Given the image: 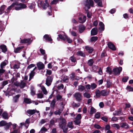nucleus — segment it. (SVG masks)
I'll use <instances>...</instances> for the list:
<instances>
[{
  "label": "nucleus",
  "mask_w": 133,
  "mask_h": 133,
  "mask_svg": "<svg viewBox=\"0 0 133 133\" xmlns=\"http://www.w3.org/2000/svg\"><path fill=\"white\" fill-rule=\"evenodd\" d=\"M60 122L59 123V126L62 128L64 132H66L68 130V128L66 127V121L65 119L63 118L60 119Z\"/></svg>",
  "instance_id": "nucleus-1"
},
{
  "label": "nucleus",
  "mask_w": 133,
  "mask_h": 133,
  "mask_svg": "<svg viewBox=\"0 0 133 133\" xmlns=\"http://www.w3.org/2000/svg\"><path fill=\"white\" fill-rule=\"evenodd\" d=\"M43 2L42 0H38L37 2L38 5L39 6H42L44 9H45L48 5V0H45L46 4H43Z\"/></svg>",
  "instance_id": "nucleus-2"
},
{
  "label": "nucleus",
  "mask_w": 133,
  "mask_h": 133,
  "mask_svg": "<svg viewBox=\"0 0 133 133\" xmlns=\"http://www.w3.org/2000/svg\"><path fill=\"white\" fill-rule=\"evenodd\" d=\"M53 77L52 76H48L46 79L45 84L48 86H50L52 82Z\"/></svg>",
  "instance_id": "nucleus-3"
},
{
  "label": "nucleus",
  "mask_w": 133,
  "mask_h": 133,
  "mask_svg": "<svg viewBox=\"0 0 133 133\" xmlns=\"http://www.w3.org/2000/svg\"><path fill=\"white\" fill-rule=\"evenodd\" d=\"M122 70V68L121 67L118 68H114L113 70V72L116 75H119Z\"/></svg>",
  "instance_id": "nucleus-4"
},
{
  "label": "nucleus",
  "mask_w": 133,
  "mask_h": 133,
  "mask_svg": "<svg viewBox=\"0 0 133 133\" xmlns=\"http://www.w3.org/2000/svg\"><path fill=\"white\" fill-rule=\"evenodd\" d=\"M74 96L78 101H80L82 99V96L81 94L79 92L76 93L74 95Z\"/></svg>",
  "instance_id": "nucleus-5"
},
{
  "label": "nucleus",
  "mask_w": 133,
  "mask_h": 133,
  "mask_svg": "<svg viewBox=\"0 0 133 133\" xmlns=\"http://www.w3.org/2000/svg\"><path fill=\"white\" fill-rule=\"evenodd\" d=\"M26 112L29 115H32L34 114L36 112L37 113H39V111H37L36 109H30L27 110Z\"/></svg>",
  "instance_id": "nucleus-6"
},
{
  "label": "nucleus",
  "mask_w": 133,
  "mask_h": 133,
  "mask_svg": "<svg viewBox=\"0 0 133 133\" xmlns=\"http://www.w3.org/2000/svg\"><path fill=\"white\" fill-rule=\"evenodd\" d=\"M86 16H85L83 15L79 18L78 22L80 23H84L86 21Z\"/></svg>",
  "instance_id": "nucleus-7"
},
{
  "label": "nucleus",
  "mask_w": 133,
  "mask_h": 133,
  "mask_svg": "<svg viewBox=\"0 0 133 133\" xmlns=\"http://www.w3.org/2000/svg\"><path fill=\"white\" fill-rule=\"evenodd\" d=\"M36 65L39 70L42 69L44 68V65L41 62L38 63Z\"/></svg>",
  "instance_id": "nucleus-8"
},
{
  "label": "nucleus",
  "mask_w": 133,
  "mask_h": 133,
  "mask_svg": "<svg viewBox=\"0 0 133 133\" xmlns=\"http://www.w3.org/2000/svg\"><path fill=\"white\" fill-rule=\"evenodd\" d=\"M36 67H35L30 74L29 78V81L31 80V79L34 76L35 74V72H34V71L36 69Z\"/></svg>",
  "instance_id": "nucleus-9"
},
{
  "label": "nucleus",
  "mask_w": 133,
  "mask_h": 133,
  "mask_svg": "<svg viewBox=\"0 0 133 133\" xmlns=\"http://www.w3.org/2000/svg\"><path fill=\"white\" fill-rule=\"evenodd\" d=\"M108 47L112 50H115L116 49L114 45L111 42H109L108 44Z\"/></svg>",
  "instance_id": "nucleus-10"
},
{
  "label": "nucleus",
  "mask_w": 133,
  "mask_h": 133,
  "mask_svg": "<svg viewBox=\"0 0 133 133\" xmlns=\"http://www.w3.org/2000/svg\"><path fill=\"white\" fill-rule=\"evenodd\" d=\"M98 33V30L97 28H94L91 31V35H97Z\"/></svg>",
  "instance_id": "nucleus-11"
},
{
  "label": "nucleus",
  "mask_w": 133,
  "mask_h": 133,
  "mask_svg": "<svg viewBox=\"0 0 133 133\" xmlns=\"http://www.w3.org/2000/svg\"><path fill=\"white\" fill-rule=\"evenodd\" d=\"M85 49L86 50L90 53H91L93 50V49L92 47L88 46H85Z\"/></svg>",
  "instance_id": "nucleus-12"
},
{
  "label": "nucleus",
  "mask_w": 133,
  "mask_h": 133,
  "mask_svg": "<svg viewBox=\"0 0 133 133\" xmlns=\"http://www.w3.org/2000/svg\"><path fill=\"white\" fill-rule=\"evenodd\" d=\"M99 25L100 26V27L99 28V30L101 31H103L104 30V25L103 23L102 22H100L99 23Z\"/></svg>",
  "instance_id": "nucleus-13"
},
{
  "label": "nucleus",
  "mask_w": 133,
  "mask_h": 133,
  "mask_svg": "<svg viewBox=\"0 0 133 133\" xmlns=\"http://www.w3.org/2000/svg\"><path fill=\"white\" fill-rule=\"evenodd\" d=\"M44 38L46 40H48L49 41H52V39L51 37L48 35H45L44 36Z\"/></svg>",
  "instance_id": "nucleus-14"
},
{
  "label": "nucleus",
  "mask_w": 133,
  "mask_h": 133,
  "mask_svg": "<svg viewBox=\"0 0 133 133\" xmlns=\"http://www.w3.org/2000/svg\"><path fill=\"white\" fill-rule=\"evenodd\" d=\"M121 127L122 128H129V125L125 123H122L120 124Z\"/></svg>",
  "instance_id": "nucleus-15"
},
{
  "label": "nucleus",
  "mask_w": 133,
  "mask_h": 133,
  "mask_svg": "<svg viewBox=\"0 0 133 133\" xmlns=\"http://www.w3.org/2000/svg\"><path fill=\"white\" fill-rule=\"evenodd\" d=\"M1 49L2 50V51L5 53L7 51V49L6 46L4 45H1L0 46Z\"/></svg>",
  "instance_id": "nucleus-16"
},
{
  "label": "nucleus",
  "mask_w": 133,
  "mask_h": 133,
  "mask_svg": "<svg viewBox=\"0 0 133 133\" xmlns=\"http://www.w3.org/2000/svg\"><path fill=\"white\" fill-rule=\"evenodd\" d=\"M101 95L103 96H105L108 94L109 92L106 90H103L101 91Z\"/></svg>",
  "instance_id": "nucleus-17"
},
{
  "label": "nucleus",
  "mask_w": 133,
  "mask_h": 133,
  "mask_svg": "<svg viewBox=\"0 0 133 133\" xmlns=\"http://www.w3.org/2000/svg\"><path fill=\"white\" fill-rule=\"evenodd\" d=\"M20 96V95L18 94L16 95L13 97V101L15 102H17L18 101V99Z\"/></svg>",
  "instance_id": "nucleus-18"
},
{
  "label": "nucleus",
  "mask_w": 133,
  "mask_h": 133,
  "mask_svg": "<svg viewBox=\"0 0 133 133\" xmlns=\"http://www.w3.org/2000/svg\"><path fill=\"white\" fill-rule=\"evenodd\" d=\"M85 89V88L84 86L80 85L78 86V90L79 91L82 92Z\"/></svg>",
  "instance_id": "nucleus-19"
},
{
  "label": "nucleus",
  "mask_w": 133,
  "mask_h": 133,
  "mask_svg": "<svg viewBox=\"0 0 133 133\" xmlns=\"http://www.w3.org/2000/svg\"><path fill=\"white\" fill-rule=\"evenodd\" d=\"M3 117L5 119H8L9 118L8 114L6 112H4L2 114Z\"/></svg>",
  "instance_id": "nucleus-20"
},
{
  "label": "nucleus",
  "mask_w": 133,
  "mask_h": 133,
  "mask_svg": "<svg viewBox=\"0 0 133 133\" xmlns=\"http://www.w3.org/2000/svg\"><path fill=\"white\" fill-rule=\"evenodd\" d=\"M41 89L44 94L46 95L47 94V91L44 87L43 86H41Z\"/></svg>",
  "instance_id": "nucleus-21"
},
{
  "label": "nucleus",
  "mask_w": 133,
  "mask_h": 133,
  "mask_svg": "<svg viewBox=\"0 0 133 133\" xmlns=\"http://www.w3.org/2000/svg\"><path fill=\"white\" fill-rule=\"evenodd\" d=\"M95 95L97 98H99L100 97L101 95V91H100L98 90H96L95 92Z\"/></svg>",
  "instance_id": "nucleus-22"
},
{
  "label": "nucleus",
  "mask_w": 133,
  "mask_h": 133,
  "mask_svg": "<svg viewBox=\"0 0 133 133\" xmlns=\"http://www.w3.org/2000/svg\"><path fill=\"white\" fill-rule=\"evenodd\" d=\"M11 125H12V124L11 122H9L8 123H6V124L5 125V129L6 130L9 129Z\"/></svg>",
  "instance_id": "nucleus-23"
},
{
  "label": "nucleus",
  "mask_w": 133,
  "mask_h": 133,
  "mask_svg": "<svg viewBox=\"0 0 133 133\" xmlns=\"http://www.w3.org/2000/svg\"><path fill=\"white\" fill-rule=\"evenodd\" d=\"M8 63V62L7 61H4L1 63L0 65L1 68H3L4 66H5Z\"/></svg>",
  "instance_id": "nucleus-24"
},
{
  "label": "nucleus",
  "mask_w": 133,
  "mask_h": 133,
  "mask_svg": "<svg viewBox=\"0 0 133 133\" xmlns=\"http://www.w3.org/2000/svg\"><path fill=\"white\" fill-rule=\"evenodd\" d=\"M85 27L84 26L82 25H79V30L80 32L82 33L85 29Z\"/></svg>",
  "instance_id": "nucleus-25"
},
{
  "label": "nucleus",
  "mask_w": 133,
  "mask_h": 133,
  "mask_svg": "<svg viewBox=\"0 0 133 133\" xmlns=\"http://www.w3.org/2000/svg\"><path fill=\"white\" fill-rule=\"evenodd\" d=\"M26 85V83L23 81H22L20 83V86L21 88H23Z\"/></svg>",
  "instance_id": "nucleus-26"
},
{
  "label": "nucleus",
  "mask_w": 133,
  "mask_h": 133,
  "mask_svg": "<svg viewBox=\"0 0 133 133\" xmlns=\"http://www.w3.org/2000/svg\"><path fill=\"white\" fill-rule=\"evenodd\" d=\"M98 39V37L96 36L91 37L90 39V41L91 42H95Z\"/></svg>",
  "instance_id": "nucleus-27"
},
{
  "label": "nucleus",
  "mask_w": 133,
  "mask_h": 133,
  "mask_svg": "<svg viewBox=\"0 0 133 133\" xmlns=\"http://www.w3.org/2000/svg\"><path fill=\"white\" fill-rule=\"evenodd\" d=\"M24 102L27 104H30L31 103L30 99L28 98H24Z\"/></svg>",
  "instance_id": "nucleus-28"
},
{
  "label": "nucleus",
  "mask_w": 133,
  "mask_h": 133,
  "mask_svg": "<svg viewBox=\"0 0 133 133\" xmlns=\"http://www.w3.org/2000/svg\"><path fill=\"white\" fill-rule=\"evenodd\" d=\"M63 111L62 109H59L56 110L54 112V114L56 115H60L62 113Z\"/></svg>",
  "instance_id": "nucleus-29"
},
{
  "label": "nucleus",
  "mask_w": 133,
  "mask_h": 133,
  "mask_svg": "<svg viewBox=\"0 0 133 133\" xmlns=\"http://www.w3.org/2000/svg\"><path fill=\"white\" fill-rule=\"evenodd\" d=\"M96 109L93 107H91L90 109V114L92 115L96 112Z\"/></svg>",
  "instance_id": "nucleus-30"
},
{
  "label": "nucleus",
  "mask_w": 133,
  "mask_h": 133,
  "mask_svg": "<svg viewBox=\"0 0 133 133\" xmlns=\"http://www.w3.org/2000/svg\"><path fill=\"white\" fill-rule=\"evenodd\" d=\"M23 48L24 47L23 46L18 47L15 49L14 50V52L15 53H18L19 52V51L20 50L22 49H23Z\"/></svg>",
  "instance_id": "nucleus-31"
},
{
  "label": "nucleus",
  "mask_w": 133,
  "mask_h": 133,
  "mask_svg": "<svg viewBox=\"0 0 133 133\" xmlns=\"http://www.w3.org/2000/svg\"><path fill=\"white\" fill-rule=\"evenodd\" d=\"M83 95L84 97L87 98H89L91 97V95L89 93L87 92H85L84 93Z\"/></svg>",
  "instance_id": "nucleus-32"
},
{
  "label": "nucleus",
  "mask_w": 133,
  "mask_h": 133,
  "mask_svg": "<svg viewBox=\"0 0 133 133\" xmlns=\"http://www.w3.org/2000/svg\"><path fill=\"white\" fill-rule=\"evenodd\" d=\"M94 62V61L93 59H91L88 60V64L89 65L91 66L92 65Z\"/></svg>",
  "instance_id": "nucleus-33"
},
{
  "label": "nucleus",
  "mask_w": 133,
  "mask_h": 133,
  "mask_svg": "<svg viewBox=\"0 0 133 133\" xmlns=\"http://www.w3.org/2000/svg\"><path fill=\"white\" fill-rule=\"evenodd\" d=\"M6 122L4 120H2L0 122V126H4L6 124Z\"/></svg>",
  "instance_id": "nucleus-34"
},
{
  "label": "nucleus",
  "mask_w": 133,
  "mask_h": 133,
  "mask_svg": "<svg viewBox=\"0 0 133 133\" xmlns=\"http://www.w3.org/2000/svg\"><path fill=\"white\" fill-rule=\"evenodd\" d=\"M112 127L116 128L118 129H119L120 126L119 124H115L112 125Z\"/></svg>",
  "instance_id": "nucleus-35"
},
{
  "label": "nucleus",
  "mask_w": 133,
  "mask_h": 133,
  "mask_svg": "<svg viewBox=\"0 0 133 133\" xmlns=\"http://www.w3.org/2000/svg\"><path fill=\"white\" fill-rule=\"evenodd\" d=\"M31 95L33 96L35 94V90L34 88L31 87Z\"/></svg>",
  "instance_id": "nucleus-36"
},
{
  "label": "nucleus",
  "mask_w": 133,
  "mask_h": 133,
  "mask_svg": "<svg viewBox=\"0 0 133 133\" xmlns=\"http://www.w3.org/2000/svg\"><path fill=\"white\" fill-rule=\"evenodd\" d=\"M56 101L55 99H53L51 102L50 104V106L51 107L53 108L55 105Z\"/></svg>",
  "instance_id": "nucleus-37"
},
{
  "label": "nucleus",
  "mask_w": 133,
  "mask_h": 133,
  "mask_svg": "<svg viewBox=\"0 0 133 133\" xmlns=\"http://www.w3.org/2000/svg\"><path fill=\"white\" fill-rule=\"evenodd\" d=\"M85 6L87 7L88 9H89L90 8V6L88 2V0H85Z\"/></svg>",
  "instance_id": "nucleus-38"
},
{
  "label": "nucleus",
  "mask_w": 133,
  "mask_h": 133,
  "mask_svg": "<svg viewBox=\"0 0 133 133\" xmlns=\"http://www.w3.org/2000/svg\"><path fill=\"white\" fill-rule=\"evenodd\" d=\"M65 39H66L68 42L69 43H71L72 42V40L69 37L67 36L66 35H65Z\"/></svg>",
  "instance_id": "nucleus-39"
},
{
  "label": "nucleus",
  "mask_w": 133,
  "mask_h": 133,
  "mask_svg": "<svg viewBox=\"0 0 133 133\" xmlns=\"http://www.w3.org/2000/svg\"><path fill=\"white\" fill-rule=\"evenodd\" d=\"M56 99L57 100L62 101L63 100L62 96L60 95H58L56 96Z\"/></svg>",
  "instance_id": "nucleus-40"
},
{
  "label": "nucleus",
  "mask_w": 133,
  "mask_h": 133,
  "mask_svg": "<svg viewBox=\"0 0 133 133\" xmlns=\"http://www.w3.org/2000/svg\"><path fill=\"white\" fill-rule=\"evenodd\" d=\"M106 72L110 75L112 73V70L109 67H108L107 68Z\"/></svg>",
  "instance_id": "nucleus-41"
},
{
  "label": "nucleus",
  "mask_w": 133,
  "mask_h": 133,
  "mask_svg": "<svg viewBox=\"0 0 133 133\" xmlns=\"http://www.w3.org/2000/svg\"><path fill=\"white\" fill-rule=\"evenodd\" d=\"M4 29L2 22L0 21V31H2Z\"/></svg>",
  "instance_id": "nucleus-42"
},
{
  "label": "nucleus",
  "mask_w": 133,
  "mask_h": 133,
  "mask_svg": "<svg viewBox=\"0 0 133 133\" xmlns=\"http://www.w3.org/2000/svg\"><path fill=\"white\" fill-rule=\"evenodd\" d=\"M77 54L81 56L84 57L85 55L82 52L80 51H78L77 52Z\"/></svg>",
  "instance_id": "nucleus-43"
},
{
  "label": "nucleus",
  "mask_w": 133,
  "mask_h": 133,
  "mask_svg": "<svg viewBox=\"0 0 133 133\" xmlns=\"http://www.w3.org/2000/svg\"><path fill=\"white\" fill-rule=\"evenodd\" d=\"M15 3H13L10 6H9L7 8V10L9 11L12 8L14 7L15 5ZM9 12V11H7V12L8 13Z\"/></svg>",
  "instance_id": "nucleus-44"
},
{
  "label": "nucleus",
  "mask_w": 133,
  "mask_h": 133,
  "mask_svg": "<svg viewBox=\"0 0 133 133\" xmlns=\"http://www.w3.org/2000/svg\"><path fill=\"white\" fill-rule=\"evenodd\" d=\"M49 120L47 119H42L41 121H40V123L41 124H43L44 123L48 122Z\"/></svg>",
  "instance_id": "nucleus-45"
},
{
  "label": "nucleus",
  "mask_w": 133,
  "mask_h": 133,
  "mask_svg": "<svg viewBox=\"0 0 133 133\" xmlns=\"http://www.w3.org/2000/svg\"><path fill=\"white\" fill-rule=\"evenodd\" d=\"M97 87V85L95 84L94 83L91 84V87L92 90H94Z\"/></svg>",
  "instance_id": "nucleus-46"
},
{
  "label": "nucleus",
  "mask_w": 133,
  "mask_h": 133,
  "mask_svg": "<svg viewBox=\"0 0 133 133\" xmlns=\"http://www.w3.org/2000/svg\"><path fill=\"white\" fill-rule=\"evenodd\" d=\"M5 72V70L3 69V68H1L0 69V76Z\"/></svg>",
  "instance_id": "nucleus-47"
},
{
  "label": "nucleus",
  "mask_w": 133,
  "mask_h": 133,
  "mask_svg": "<svg viewBox=\"0 0 133 133\" xmlns=\"http://www.w3.org/2000/svg\"><path fill=\"white\" fill-rule=\"evenodd\" d=\"M19 4L21 9H22L25 8L26 7V5L25 4L20 3Z\"/></svg>",
  "instance_id": "nucleus-48"
},
{
  "label": "nucleus",
  "mask_w": 133,
  "mask_h": 133,
  "mask_svg": "<svg viewBox=\"0 0 133 133\" xmlns=\"http://www.w3.org/2000/svg\"><path fill=\"white\" fill-rule=\"evenodd\" d=\"M100 117V114L98 112H97L95 114V117L97 119H98Z\"/></svg>",
  "instance_id": "nucleus-49"
},
{
  "label": "nucleus",
  "mask_w": 133,
  "mask_h": 133,
  "mask_svg": "<svg viewBox=\"0 0 133 133\" xmlns=\"http://www.w3.org/2000/svg\"><path fill=\"white\" fill-rule=\"evenodd\" d=\"M70 59L71 61L73 62H75L76 61L75 57L74 56L71 57H70Z\"/></svg>",
  "instance_id": "nucleus-50"
},
{
  "label": "nucleus",
  "mask_w": 133,
  "mask_h": 133,
  "mask_svg": "<svg viewBox=\"0 0 133 133\" xmlns=\"http://www.w3.org/2000/svg\"><path fill=\"white\" fill-rule=\"evenodd\" d=\"M68 77L66 76H64L62 79V80L64 82H67L68 81Z\"/></svg>",
  "instance_id": "nucleus-51"
},
{
  "label": "nucleus",
  "mask_w": 133,
  "mask_h": 133,
  "mask_svg": "<svg viewBox=\"0 0 133 133\" xmlns=\"http://www.w3.org/2000/svg\"><path fill=\"white\" fill-rule=\"evenodd\" d=\"M37 95L38 98H42L43 97V95L42 93L38 94Z\"/></svg>",
  "instance_id": "nucleus-52"
},
{
  "label": "nucleus",
  "mask_w": 133,
  "mask_h": 133,
  "mask_svg": "<svg viewBox=\"0 0 133 133\" xmlns=\"http://www.w3.org/2000/svg\"><path fill=\"white\" fill-rule=\"evenodd\" d=\"M72 122H69L68 123V126L69 128L71 129L73 128V127L72 126Z\"/></svg>",
  "instance_id": "nucleus-53"
},
{
  "label": "nucleus",
  "mask_w": 133,
  "mask_h": 133,
  "mask_svg": "<svg viewBox=\"0 0 133 133\" xmlns=\"http://www.w3.org/2000/svg\"><path fill=\"white\" fill-rule=\"evenodd\" d=\"M25 43L30 44L32 42V40L30 39H25Z\"/></svg>",
  "instance_id": "nucleus-54"
},
{
  "label": "nucleus",
  "mask_w": 133,
  "mask_h": 133,
  "mask_svg": "<svg viewBox=\"0 0 133 133\" xmlns=\"http://www.w3.org/2000/svg\"><path fill=\"white\" fill-rule=\"evenodd\" d=\"M127 90H128L129 91H133V88L130 87H127Z\"/></svg>",
  "instance_id": "nucleus-55"
},
{
  "label": "nucleus",
  "mask_w": 133,
  "mask_h": 133,
  "mask_svg": "<svg viewBox=\"0 0 133 133\" xmlns=\"http://www.w3.org/2000/svg\"><path fill=\"white\" fill-rule=\"evenodd\" d=\"M59 38L63 40L64 41L65 40V35L64 37L62 35H58Z\"/></svg>",
  "instance_id": "nucleus-56"
},
{
  "label": "nucleus",
  "mask_w": 133,
  "mask_h": 133,
  "mask_svg": "<svg viewBox=\"0 0 133 133\" xmlns=\"http://www.w3.org/2000/svg\"><path fill=\"white\" fill-rule=\"evenodd\" d=\"M81 118V115L80 114H78L76 117V119L80 120Z\"/></svg>",
  "instance_id": "nucleus-57"
},
{
  "label": "nucleus",
  "mask_w": 133,
  "mask_h": 133,
  "mask_svg": "<svg viewBox=\"0 0 133 133\" xmlns=\"http://www.w3.org/2000/svg\"><path fill=\"white\" fill-rule=\"evenodd\" d=\"M15 9L17 10H18L21 9L19 4L17 5V6L15 8Z\"/></svg>",
  "instance_id": "nucleus-58"
},
{
  "label": "nucleus",
  "mask_w": 133,
  "mask_h": 133,
  "mask_svg": "<svg viewBox=\"0 0 133 133\" xmlns=\"http://www.w3.org/2000/svg\"><path fill=\"white\" fill-rule=\"evenodd\" d=\"M41 130L43 132H45L47 131V129L45 127H43L41 129Z\"/></svg>",
  "instance_id": "nucleus-59"
},
{
  "label": "nucleus",
  "mask_w": 133,
  "mask_h": 133,
  "mask_svg": "<svg viewBox=\"0 0 133 133\" xmlns=\"http://www.w3.org/2000/svg\"><path fill=\"white\" fill-rule=\"evenodd\" d=\"M59 0H54L51 3V4H56L58 1Z\"/></svg>",
  "instance_id": "nucleus-60"
},
{
  "label": "nucleus",
  "mask_w": 133,
  "mask_h": 133,
  "mask_svg": "<svg viewBox=\"0 0 133 133\" xmlns=\"http://www.w3.org/2000/svg\"><path fill=\"white\" fill-rule=\"evenodd\" d=\"M94 127L97 129H99L101 128V127L99 125L97 124L94 125Z\"/></svg>",
  "instance_id": "nucleus-61"
},
{
  "label": "nucleus",
  "mask_w": 133,
  "mask_h": 133,
  "mask_svg": "<svg viewBox=\"0 0 133 133\" xmlns=\"http://www.w3.org/2000/svg\"><path fill=\"white\" fill-rule=\"evenodd\" d=\"M75 123L77 125L81 123V121L80 120L78 119H76L74 121Z\"/></svg>",
  "instance_id": "nucleus-62"
},
{
  "label": "nucleus",
  "mask_w": 133,
  "mask_h": 133,
  "mask_svg": "<svg viewBox=\"0 0 133 133\" xmlns=\"http://www.w3.org/2000/svg\"><path fill=\"white\" fill-rule=\"evenodd\" d=\"M101 119L105 122H107L108 121V118L106 116L102 117Z\"/></svg>",
  "instance_id": "nucleus-63"
},
{
  "label": "nucleus",
  "mask_w": 133,
  "mask_h": 133,
  "mask_svg": "<svg viewBox=\"0 0 133 133\" xmlns=\"http://www.w3.org/2000/svg\"><path fill=\"white\" fill-rule=\"evenodd\" d=\"M46 73L48 75H50L52 74V71L50 70H47Z\"/></svg>",
  "instance_id": "nucleus-64"
}]
</instances>
